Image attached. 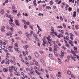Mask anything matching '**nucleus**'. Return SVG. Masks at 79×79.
I'll return each instance as SVG.
<instances>
[{
  "label": "nucleus",
  "mask_w": 79,
  "mask_h": 79,
  "mask_svg": "<svg viewBox=\"0 0 79 79\" xmlns=\"http://www.w3.org/2000/svg\"><path fill=\"white\" fill-rule=\"evenodd\" d=\"M46 39L48 40V42L50 44V46H52V39H50V38L47 37H46Z\"/></svg>",
  "instance_id": "obj_1"
},
{
  "label": "nucleus",
  "mask_w": 79,
  "mask_h": 79,
  "mask_svg": "<svg viewBox=\"0 0 79 79\" xmlns=\"http://www.w3.org/2000/svg\"><path fill=\"white\" fill-rule=\"evenodd\" d=\"M71 52L73 53V56H75L76 58H77L78 60H79V57L78 55H77L76 54H75V52H74V51L71 50Z\"/></svg>",
  "instance_id": "obj_2"
},
{
  "label": "nucleus",
  "mask_w": 79,
  "mask_h": 79,
  "mask_svg": "<svg viewBox=\"0 0 79 79\" xmlns=\"http://www.w3.org/2000/svg\"><path fill=\"white\" fill-rule=\"evenodd\" d=\"M60 54L61 55H60V58H63V57H64V51H61Z\"/></svg>",
  "instance_id": "obj_3"
},
{
  "label": "nucleus",
  "mask_w": 79,
  "mask_h": 79,
  "mask_svg": "<svg viewBox=\"0 0 79 79\" xmlns=\"http://www.w3.org/2000/svg\"><path fill=\"white\" fill-rule=\"evenodd\" d=\"M13 67H9V69L8 71L9 72H10V73H12V72H13Z\"/></svg>",
  "instance_id": "obj_4"
},
{
  "label": "nucleus",
  "mask_w": 79,
  "mask_h": 79,
  "mask_svg": "<svg viewBox=\"0 0 79 79\" xmlns=\"http://www.w3.org/2000/svg\"><path fill=\"white\" fill-rule=\"evenodd\" d=\"M54 50L56 52H57L58 50H57V48H58V46L56 44H54Z\"/></svg>",
  "instance_id": "obj_5"
},
{
  "label": "nucleus",
  "mask_w": 79,
  "mask_h": 79,
  "mask_svg": "<svg viewBox=\"0 0 79 79\" xmlns=\"http://www.w3.org/2000/svg\"><path fill=\"white\" fill-rule=\"evenodd\" d=\"M40 61L41 63H42V64H43L44 66H46V64H45V62H44V61L42 59L40 60Z\"/></svg>",
  "instance_id": "obj_6"
},
{
  "label": "nucleus",
  "mask_w": 79,
  "mask_h": 79,
  "mask_svg": "<svg viewBox=\"0 0 79 79\" xmlns=\"http://www.w3.org/2000/svg\"><path fill=\"white\" fill-rule=\"evenodd\" d=\"M74 50V52L75 53H77V47H74L73 48Z\"/></svg>",
  "instance_id": "obj_7"
},
{
  "label": "nucleus",
  "mask_w": 79,
  "mask_h": 79,
  "mask_svg": "<svg viewBox=\"0 0 79 79\" xmlns=\"http://www.w3.org/2000/svg\"><path fill=\"white\" fill-rule=\"evenodd\" d=\"M30 74H32L33 75H34V70H33V69H31L30 71Z\"/></svg>",
  "instance_id": "obj_8"
},
{
  "label": "nucleus",
  "mask_w": 79,
  "mask_h": 79,
  "mask_svg": "<svg viewBox=\"0 0 79 79\" xmlns=\"http://www.w3.org/2000/svg\"><path fill=\"white\" fill-rule=\"evenodd\" d=\"M8 69L7 68H5L3 69V71L4 72H5V73H6L8 72Z\"/></svg>",
  "instance_id": "obj_9"
},
{
  "label": "nucleus",
  "mask_w": 79,
  "mask_h": 79,
  "mask_svg": "<svg viewBox=\"0 0 79 79\" xmlns=\"http://www.w3.org/2000/svg\"><path fill=\"white\" fill-rule=\"evenodd\" d=\"M76 11H74L73 12V18H75V17L76 16Z\"/></svg>",
  "instance_id": "obj_10"
},
{
  "label": "nucleus",
  "mask_w": 79,
  "mask_h": 79,
  "mask_svg": "<svg viewBox=\"0 0 79 79\" xmlns=\"http://www.w3.org/2000/svg\"><path fill=\"white\" fill-rule=\"evenodd\" d=\"M70 57L71 58H72L73 60H74V61H76V59H75V57H74L75 56H72V55H70Z\"/></svg>",
  "instance_id": "obj_11"
},
{
  "label": "nucleus",
  "mask_w": 79,
  "mask_h": 79,
  "mask_svg": "<svg viewBox=\"0 0 79 79\" xmlns=\"http://www.w3.org/2000/svg\"><path fill=\"white\" fill-rule=\"evenodd\" d=\"M9 18H10V22H13V17L11 15H10L9 16Z\"/></svg>",
  "instance_id": "obj_12"
},
{
  "label": "nucleus",
  "mask_w": 79,
  "mask_h": 79,
  "mask_svg": "<svg viewBox=\"0 0 79 79\" xmlns=\"http://www.w3.org/2000/svg\"><path fill=\"white\" fill-rule=\"evenodd\" d=\"M23 48L25 50H27L29 48V46L28 45H26L23 46Z\"/></svg>",
  "instance_id": "obj_13"
},
{
  "label": "nucleus",
  "mask_w": 79,
  "mask_h": 79,
  "mask_svg": "<svg viewBox=\"0 0 79 79\" xmlns=\"http://www.w3.org/2000/svg\"><path fill=\"white\" fill-rule=\"evenodd\" d=\"M14 73L15 74V75L17 76H20V74H19V73L17 72H15Z\"/></svg>",
  "instance_id": "obj_14"
},
{
  "label": "nucleus",
  "mask_w": 79,
  "mask_h": 79,
  "mask_svg": "<svg viewBox=\"0 0 79 79\" xmlns=\"http://www.w3.org/2000/svg\"><path fill=\"white\" fill-rule=\"evenodd\" d=\"M23 23L24 24H26L27 26H29V22H26V21H25L23 22Z\"/></svg>",
  "instance_id": "obj_15"
},
{
  "label": "nucleus",
  "mask_w": 79,
  "mask_h": 79,
  "mask_svg": "<svg viewBox=\"0 0 79 79\" xmlns=\"http://www.w3.org/2000/svg\"><path fill=\"white\" fill-rule=\"evenodd\" d=\"M53 3H54L53 2V0H51L49 2L50 5H53Z\"/></svg>",
  "instance_id": "obj_16"
},
{
  "label": "nucleus",
  "mask_w": 79,
  "mask_h": 79,
  "mask_svg": "<svg viewBox=\"0 0 79 79\" xmlns=\"http://www.w3.org/2000/svg\"><path fill=\"white\" fill-rule=\"evenodd\" d=\"M63 35L61 34H59V35L57 36V37L58 38H60V37H63Z\"/></svg>",
  "instance_id": "obj_17"
},
{
  "label": "nucleus",
  "mask_w": 79,
  "mask_h": 79,
  "mask_svg": "<svg viewBox=\"0 0 79 79\" xmlns=\"http://www.w3.org/2000/svg\"><path fill=\"white\" fill-rule=\"evenodd\" d=\"M69 44H70L71 46H72V47H73V46H74V45L73 44H72L73 42L72 41H71V40H69Z\"/></svg>",
  "instance_id": "obj_18"
},
{
  "label": "nucleus",
  "mask_w": 79,
  "mask_h": 79,
  "mask_svg": "<svg viewBox=\"0 0 79 79\" xmlns=\"http://www.w3.org/2000/svg\"><path fill=\"white\" fill-rule=\"evenodd\" d=\"M0 12L1 14V15H3V14L4 13V10L3 9H2L1 10Z\"/></svg>",
  "instance_id": "obj_19"
},
{
  "label": "nucleus",
  "mask_w": 79,
  "mask_h": 79,
  "mask_svg": "<svg viewBox=\"0 0 79 79\" xmlns=\"http://www.w3.org/2000/svg\"><path fill=\"white\" fill-rule=\"evenodd\" d=\"M45 45H46V41H43V46H45Z\"/></svg>",
  "instance_id": "obj_20"
},
{
  "label": "nucleus",
  "mask_w": 79,
  "mask_h": 79,
  "mask_svg": "<svg viewBox=\"0 0 79 79\" xmlns=\"http://www.w3.org/2000/svg\"><path fill=\"white\" fill-rule=\"evenodd\" d=\"M3 50H4L5 52H8V50H7V49L6 48H4L3 49H2Z\"/></svg>",
  "instance_id": "obj_21"
},
{
  "label": "nucleus",
  "mask_w": 79,
  "mask_h": 79,
  "mask_svg": "<svg viewBox=\"0 0 79 79\" xmlns=\"http://www.w3.org/2000/svg\"><path fill=\"white\" fill-rule=\"evenodd\" d=\"M51 31H52V32H55L54 28H53V27H51Z\"/></svg>",
  "instance_id": "obj_22"
},
{
  "label": "nucleus",
  "mask_w": 79,
  "mask_h": 79,
  "mask_svg": "<svg viewBox=\"0 0 79 79\" xmlns=\"http://www.w3.org/2000/svg\"><path fill=\"white\" fill-rule=\"evenodd\" d=\"M35 55L37 58H38V57H39V54H38L37 52H35Z\"/></svg>",
  "instance_id": "obj_23"
},
{
  "label": "nucleus",
  "mask_w": 79,
  "mask_h": 79,
  "mask_svg": "<svg viewBox=\"0 0 79 79\" xmlns=\"http://www.w3.org/2000/svg\"><path fill=\"white\" fill-rule=\"evenodd\" d=\"M67 73L69 75H71V72L69 71H67Z\"/></svg>",
  "instance_id": "obj_24"
},
{
  "label": "nucleus",
  "mask_w": 79,
  "mask_h": 79,
  "mask_svg": "<svg viewBox=\"0 0 79 79\" xmlns=\"http://www.w3.org/2000/svg\"><path fill=\"white\" fill-rule=\"evenodd\" d=\"M1 48L2 49H3L4 48H5V46L3 44L1 45Z\"/></svg>",
  "instance_id": "obj_25"
},
{
  "label": "nucleus",
  "mask_w": 79,
  "mask_h": 79,
  "mask_svg": "<svg viewBox=\"0 0 79 79\" xmlns=\"http://www.w3.org/2000/svg\"><path fill=\"white\" fill-rule=\"evenodd\" d=\"M15 46L16 47H18L19 46H18V43H15L14 44Z\"/></svg>",
  "instance_id": "obj_26"
},
{
  "label": "nucleus",
  "mask_w": 79,
  "mask_h": 79,
  "mask_svg": "<svg viewBox=\"0 0 79 79\" xmlns=\"http://www.w3.org/2000/svg\"><path fill=\"white\" fill-rule=\"evenodd\" d=\"M48 70H49V71H52V70H53V69H52L51 68H50V67H48Z\"/></svg>",
  "instance_id": "obj_27"
},
{
  "label": "nucleus",
  "mask_w": 79,
  "mask_h": 79,
  "mask_svg": "<svg viewBox=\"0 0 79 79\" xmlns=\"http://www.w3.org/2000/svg\"><path fill=\"white\" fill-rule=\"evenodd\" d=\"M49 8H50V9H52V8L51 7H49V6H46V9L48 10V9H49Z\"/></svg>",
  "instance_id": "obj_28"
},
{
  "label": "nucleus",
  "mask_w": 79,
  "mask_h": 79,
  "mask_svg": "<svg viewBox=\"0 0 79 79\" xmlns=\"http://www.w3.org/2000/svg\"><path fill=\"white\" fill-rule=\"evenodd\" d=\"M13 13H17L18 12V11L17 10H13Z\"/></svg>",
  "instance_id": "obj_29"
},
{
  "label": "nucleus",
  "mask_w": 79,
  "mask_h": 79,
  "mask_svg": "<svg viewBox=\"0 0 79 79\" xmlns=\"http://www.w3.org/2000/svg\"><path fill=\"white\" fill-rule=\"evenodd\" d=\"M9 23L10 24L11 26L12 27H13L15 26V25L13 23H11L10 22Z\"/></svg>",
  "instance_id": "obj_30"
},
{
  "label": "nucleus",
  "mask_w": 79,
  "mask_h": 79,
  "mask_svg": "<svg viewBox=\"0 0 79 79\" xmlns=\"http://www.w3.org/2000/svg\"><path fill=\"white\" fill-rule=\"evenodd\" d=\"M66 40L68 41L69 40V37L67 36H66Z\"/></svg>",
  "instance_id": "obj_31"
},
{
  "label": "nucleus",
  "mask_w": 79,
  "mask_h": 79,
  "mask_svg": "<svg viewBox=\"0 0 79 79\" xmlns=\"http://www.w3.org/2000/svg\"><path fill=\"white\" fill-rule=\"evenodd\" d=\"M60 33L61 34H64V30H61L60 31Z\"/></svg>",
  "instance_id": "obj_32"
},
{
  "label": "nucleus",
  "mask_w": 79,
  "mask_h": 79,
  "mask_svg": "<svg viewBox=\"0 0 79 79\" xmlns=\"http://www.w3.org/2000/svg\"><path fill=\"white\" fill-rule=\"evenodd\" d=\"M10 64V62L9 61H6V64Z\"/></svg>",
  "instance_id": "obj_33"
},
{
  "label": "nucleus",
  "mask_w": 79,
  "mask_h": 79,
  "mask_svg": "<svg viewBox=\"0 0 79 79\" xmlns=\"http://www.w3.org/2000/svg\"><path fill=\"white\" fill-rule=\"evenodd\" d=\"M35 65L36 66H39V63H38V62L37 61H36L35 63Z\"/></svg>",
  "instance_id": "obj_34"
},
{
  "label": "nucleus",
  "mask_w": 79,
  "mask_h": 79,
  "mask_svg": "<svg viewBox=\"0 0 79 79\" xmlns=\"http://www.w3.org/2000/svg\"><path fill=\"white\" fill-rule=\"evenodd\" d=\"M15 24L16 23H19V22L17 20H15Z\"/></svg>",
  "instance_id": "obj_35"
},
{
  "label": "nucleus",
  "mask_w": 79,
  "mask_h": 79,
  "mask_svg": "<svg viewBox=\"0 0 79 79\" xmlns=\"http://www.w3.org/2000/svg\"><path fill=\"white\" fill-rule=\"evenodd\" d=\"M62 49H64V50H66V47H64V46H63L62 47Z\"/></svg>",
  "instance_id": "obj_36"
},
{
  "label": "nucleus",
  "mask_w": 79,
  "mask_h": 79,
  "mask_svg": "<svg viewBox=\"0 0 79 79\" xmlns=\"http://www.w3.org/2000/svg\"><path fill=\"white\" fill-rule=\"evenodd\" d=\"M49 50L50 52L52 51V48L51 47H50L49 48Z\"/></svg>",
  "instance_id": "obj_37"
},
{
  "label": "nucleus",
  "mask_w": 79,
  "mask_h": 79,
  "mask_svg": "<svg viewBox=\"0 0 79 79\" xmlns=\"http://www.w3.org/2000/svg\"><path fill=\"white\" fill-rule=\"evenodd\" d=\"M29 27H30V28H31V29H34L33 27H32V26H31V25H30Z\"/></svg>",
  "instance_id": "obj_38"
},
{
  "label": "nucleus",
  "mask_w": 79,
  "mask_h": 79,
  "mask_svg": "<svg viewBox=\"0 0 79 79\" xmlns=\"http://www.w3.org/2000/svg\"><path fill=\"white\" fill-rule=\"evenodd\" d=\"M26 69L27 70V71H30V69H28L27 68H26Z\"/></svg>",
  "instance_id": "obj_39"
},
{
  "label": "nucleus",
  "mask_w": 79,
  "mask_h": 79,
  "mask_svg": "<svg viewBox=\"0 0 79 79\" xmlns=\"http://www.w3.org/2000/svg\"><path fill=\"white\" fill-rule=\"evenodd\" d=\"M56 76H57V77H61V75H60L57 74Z\"/></svg>",
  "instance_id": "obj_40"
},
{
  "label": "nucleus",
  "mask_w": 79,
  "mask_h": 79,
  "mask_svg": "<svg viewBox=\"0 0 79 79\" xmlns=\"http://www.w3.org/2000/svg\"><path fill=\"white\" fill-rule=\"evenodd\" d=\"M1 31H2L3 32H5V29H4L3 28H1Z\"/></svg>",
  "instance_id": "obj_41"
},
{
  "label": "nucleus",
  "mask_w": 79,
  "mask_h": 79,
  "mask_svg": "<svg viewBox=\"0 0 79 79\" xmlns=\"http://www.w3.org/2000/svg\"><path fill=\"white\" fill-rule=\"evenodd\" d=\"M69 35L71 36V37H73V36H74V35L71 33H70L69 34Z\"/></svg>",
  "instance_id": "obj_42"
},
{
  "label": "nucleus",
  "mask_w": 79,
  "mask_h": 79,
  "mask_svg": "<svg viewBox=\"0 0 79 79\" xmlns=\"http://www.w3.org/2000/svg\"><path fill=\"white\" fill-rule=\"evenodd\" d=\"M65 45L66 46V47H69V44H65Z\"/></svg>",
  "instance_id": "obj_43"
},
{
  "label": "nucleus",
  "mask_w": 79,
  "mask_h": 79,
  "mask_svg": "<svg viewBox=\"0 0 79 79\" xmlns=\"http://www.w3.org/2000/svg\"><path fill=\"white\" fill-rule=\"evenodd\" d=\"M38 16H43L44 15L43 14H42L41 13H40L38 14Z\"/></svg>",
  "instance_id": "obj_44"
},
{
  "label": "nucleus",
  "mask_w": 79,
  "mask_h": 79,
  "mask_svg": "<svg viewBox=\"0 0 79 79\" xmlns=\"http://www.w3.org/2000/svg\"><path fill=\"white\" fill-rule=\"evenodd\" d=\"M71 77L72 78H73V79H74V78H75V77H74V75L73 74L71 75Z\"/></svg>",
  "instance_id": "obj_45"
},
{
  "label": "nucleus",
  "mask_w": 79,
  "mask_h": 79,
  "mask_svg": "<svg viewBox=\"0 0 79 79\" xmlns=\"http://www.w3.org/2000/svg\"><path fill=\"white\" fill-rule=\"evenodd\" d=\"M4 63H5V60H3L1 62V64H3Z\"/></svg>",
  "instance_id": "obj_46"
},
{
  "label": "nucleus",
  "mask_w": 79,
  "mask_h": 79,
  "mask_svg": "<svg viewBox=\"0 0 79 79\" xmlns=\"http://www.w3.org/2000/svg\"><path fill=\"white\" fill-rule=\"evenodd\" d=\"M12 48V47L11 46H9L8 47V49H9V50H11Z\"/></svg>",
  "instance_id": "obj_47"
},
{
  "label": "nucleus",
  "mask_w": 79,
  "mask_h": 79,
  "mask_svg": "<svg viewBox=\"0 0 79 79\" xmlns=\"http://www.w3.org/2000/svg\"><path fill=\"white\" fill-rule=\"evenodd\" d=\"M33 36L35 37H37V35L35 34H33Z\"/></svg>",
  "instance_id": "obj_48"
},
{
  "label": "nucleus",
  "mask_w": 79,
  "mask_h": 79,
  "mask_svg": "<svg viewBox=\"0 0 79 79\" xmlns=\"http://www.w3.org/2000/svg\"><path fill=\"white\" fill-rule=\"evenodd\" d=\"M15 24L16 26H19L20 24L18 23H15Z\"/></svg>",
  "instance_id": "obj_49"
},
{
  "label": "nucleus",
  "mask_w": 79,
  "mask_h": 79,
  "mask_svg": "<svg viewBox=\"0 0 79 79\" xmlns=\"http://www.w3.org/2000/svg\"><path fill=\"white\" fill-rule=\"evenodd\" d=\"M75 27L76 29H78V26H77V25H75Z\"/></svg>",
  "instance_id": "obj_50"
},
{
  "label": "nucleus",
  "mask_w": 79,
  "mask_h": 79,
  "mask_svg": "<svg viewBox=\"0 0 79 79\" xmlns=\"http://www.w3.org/2000/svg\"><path fill=\"white\" fill-rule=\"evenodd\" d=\"M20 14H21V13H20V12H19L17 14L18 17H19V15H20Z\"/></svg>",
  "instance_id": "obj_51"
},
{
  "label": "nucleus",
  "mask_w": 79,
  "mask_h": 79,
  "mask_svg": "<svg viewBox=\"0 0 79 79\" xmlns=\"http://www.w3.org/2000/svg\"><path fill=\"white\" fill-rule=\"evenodd\" d=\"M53 33H54V32H53V31H52L50 32V35H53Z\"/></svg>",
  "instance_id": "obj_52"
},
{
  "label": "nucleus",
  "mask_w": 79,
  "mask_h": 79,
  "mask_svg": "<svg viewBox=\"0 0 79 79\" xmlns=\"http://www.w3.org/2000/svg\"><path fill=\"white\" fill-rule=\"evenodd\" d=\"M23 77L24 78H27V76L26 75H23Z\"/></svg>",
  "instance_id": "obj_53"
},
{
  "label": "nucleus",
  "mask_w": 79,
  "mask_h": 79,
  "mask_svg": "<svg viewBox=\"0 0 79 79\" xmlns=\"http://www.w3.org/2000/svg\"><path fill=\"white\" fill-rule=\"evenodd\" d=\"M60 19L61 20V21H63V18H62V17L60 16Z\"/></svg>",
  "instance_id": "obj_54"
},
{
  "label": "nucleus",
  "mask_w": 79,
  "mask_h": 79,
  "mask_svg": "<svg viewBox=\"0 0 79 79\" xmlns=\"http://www.w3.org/2000/svg\"><path fill=\"white\" fill-rule=\"evenodd\" d=\"M13 27H12L11 28H10V30L11 31H13Z\"/></svg>",
  "instance_id": "obj_55"
},
{
  "label": "nucleus",
  "mask_w": 79,
  "mask_h": 79,
  "mask_svg": "<svg viewBox=\"0 0 79 79\" xmlns=\"http://www.w3.org/2000/svg\"><path fill=\"white\" fill-rule=\"evenodd\" d=\"M63 25L65 29V28H66V24H65V23H64Z\"/></svg>",
  "instance_id": "obj_56"
},
{
  "label": "nucleus",
  "mask_w": 79,
  "mask_h": 79,
  "mask_svg": "<svg viewBox=\"0 0 79 79\" xmlns=\"http://www.w3.org/2000/svg\"><path fill=\"white\" fill-rule=\"evenodd\" d=\"M61 2V0H60L58 2L57 4H60Z\"/></svg>",
  "instance_id": "obj_57"
},
{
  "label": "nucleus",
  "mask_w": 79,
  "mask_h": 79,
  "mask_svg": "<svg viewBox=\"0 0 79 79\" xmlns=\"http://www.w3.org/2000/svg\"><path fill=\"white\" fill-rule=\"evenodd\" d=\"M68 9H69V11H71L72 10V8L69 7Z\"/></svg>",
  "instance_id": "obj_58"
},
{
  "label": "nucleus",
  "mask_w": 79,
  "mask_h": 79,
  "mask_svg": "<svg viewBox=\"0 0 79 79\" xmlns=\"http://www.w3.org/2000/svg\"><path fill=\"white\" fill-rule=\"evenodd\" d=\"M54 54H55V55H56V56H57L58 54H57V53L56 52H55Z\"/></svg>",
  "instance_id": "obj_59"
},
{
  "label": "nucleus",
  "mask_w": 79,
  "mask_h": 79,
  "mask_svg": "<svg viewBox=\"0 0 79 79\" xmlns=\"http://www.w3.org/2000/svg\"><path fill=\"white\" fill-rule=\"evenodd\" d=\"M52 43H53V44L54 45H55V44H56V43H55V41H53Z\"/></svg>",
  "instance_id": "obj_60"
},
{
  "label": "nucleus",
  "mask_w": 79,
  "mask_h": 79,
  "mask_svg": "<svg viewBox=\"0 0 79 79\" xmlns=\"http://www.w3.org/2000/svg\"><path fill=\"white\" fill-rule=\"evenodd\" d=\"M49 57H52L53 56V55L51 54H49Z\"/></svg>",
  "instance_id": "obj_61"
},
{
  "label": "nucleus",
  "mask_w": 79,
  "mask_h": 79,
  "mask_svg": "<svg viewBox=\"0 0 79 79\" xmlns=\"http://www.w3.org/2000/svg\"><path fill=\"white\" fill-rule=\"evenodd\" d=\"M40 53L41 54H44V52H42V51H39Z\"/></svg>",
  "instance_id": "obj_62"
},
{
  "label": "nucleus",
  "mask_w": 79,
  "mask_h": 79,
  "mask_svg": "<svg viewBox=\"0 0 79 79\" xmlns=\"http://www.w3.org/2000/svg\"><path fill=\"white\" fill-rule=\"evenodd\" d=\"M41 71H42V72H44V70L43 69H41Z\"/></svg>",
  "instance_id": "obj_63"
},
{
  "label": "nucleus",
  "mask_w": 79,
  "mask_h": 79,
  "mask_svg": "<svg viewBox=\"0 0 79 79\" xmlns=\"http://www.w3.org/2000/svg\"><path fill=\"white\" fill-rule=\"evenodd\" d=\"M19 34H22V32L21 31H19L18 32Z\"/></svg>",
  "instance_id": "obj_64"
}]
</instances>
